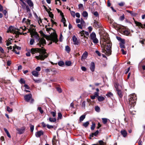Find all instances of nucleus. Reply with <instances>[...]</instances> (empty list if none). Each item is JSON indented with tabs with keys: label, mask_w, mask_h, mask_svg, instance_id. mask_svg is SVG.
Listing matches in <instances>:
<instances>
[{
	"label": "nucleus",
	"mask_w": 145,
	"mask_h": 145,
	"mask_svg": "<svg viewBox=\"0 0 145 145\" xmlns=\"http://www.w3.org/2000/svg\"><path fill=\"white\" fill-rule=\"evenodd\" d=\"M39 43L37 45L41 47V48H32L31 49V52L32 54H34L37 52L39 53V56H36L35 57L37 59L44 60L48 56V54H46V50L43 48V46L46 44V41L44 39L42 38H39L38 39Z\"/></svg>",
	"instance_id": "1"
},
{
	"label": "nucleus",
	"mask_w": 145,
	"mask_h": 145,
	"mask_svg": "<svg viewBox=\"0 0 145 145\" xmlns=\"http://www.w3.org/2000/svg\"><path fill=\"white\" fill-rule=\"evenodd\" d=\"M103 42L101 46L103 48L102 52L106 55L109 56L111 54L112 44L108 35L103 36Z\"/></svg>",
	"instance_id": "2"
},
{
	"label": "nucleus",
	"mask_w": 145,
	"mask_h": 145,
	"mask_svg": "<svg viewBox=\"0 0 145 145\" xmlns=\"http://www.w3.org/2000/svg\"><path fill=\"white\" fill-rule=\"evenodd\" d=\"M46 31L50 34V40L56 43L58 41L57 36L55 31L51 28H46Z\"/></svg>",
	"instance_id": "3"
},
{
	"label": "nucleus",
	"mask_w": 145,
	"mask_h": 145,
	"mask_svg": "<svg viewBox=\"0 0 145 145\" xmlns=\"http://www.w3.org/2000/svg\"><path fill=\"white\" fill-rule=\"evenodd\" d=\"M129 98L128 103L131 105V107L134 106L136 104V100L137 99L136 95L135 93L132 94L129 96Z\"/></svg>",
	"instance_id": "4"
},
{
	"label": "nucleus",
	"mask_w": 145,
	"mask_h": 145,
	"mask_svg": "<svg viewBox=\"0 0 145 145\" xmlns=\"http://www.w3.org/2000/svg\"><path fill=\"white\" fill-rule=\"evenodd\" d=\"M33 25H31L30 26V27H29V29H28V31L27 32V33H30L31 36H32L35 35L37 37V38L39 39V38H39V35L36 32H35V29L33 28Z\"/></svg>",
	"instance_id": "5"
},
{
	"label": "nucleus",
	"mask_w": 145,
	"mask_h": 145,
	"mask_svg": "<svg viewBox=\"0 0 145 145\" xmlns=\"http://www.w3.org/2000/svg\"><path fill=\"white\" fill-rule=\"evenodd\" d=\"M32 95L30 93L29 94L26 95L24 96V98L25 100L27 102H30L31 103H33L34 100L32 98Z\"/></svg>",
	"instance_id": "6"
},
{
	"label": "nucleus",
	"mask_w": 145,
	"mask_h": 145,
	"mask_svg": "<svg viewBox=\"0 0 145 145\" xmlns=\"http://www.w3.org/2000/svg\"><path fill=\"white\" fill-rule=\"evenodd\" d=\"M90 38L94 44L98 43L99 40L96 37V35L94 32H93L90 35Z\"/></svg>",
	"instance_id": "7"
},
{
	"label": "nucleus",
	"mask_w": 145,
	"mask_h": 145,
	"mask_svg": "<svg viewBox=\"0 0 145 145\" xmlns=\"http://www.w3.org/2000/svg\"><path fill=\"white\" fill-rule=\"evenodd\" d=\"M72 39L74 44L77 45H79L80 44L79 40H78L77 38L75 35L72 37Z\"/></svg>",
	"instance_id": "8"
},
{
	"label": "nucleus",
	"mask_w": 145,
	"mask_h": 145,
	"mask_svg": "<svg viewBox=\"0 0 145 145\" xmlns=\"http://www.w3.org/2000/svg\"><path fill=\"white\" fill-rule=\"evenodd\" d=\"M120 87V86H115V88L119 96L121 98L123 96V94L121 90L119 89Z\"/></svg>",
	"instance_id": "9"
},
{
	"label": "nucleus",
	"mask_w": 145,
	"mask_h": 145,
	"mask_svg": "<svg viewBox=\"0 0 145 145\" xmlns=\"http://www.w3.org/2000/svg\"><path fill=\"white\" fill-rule=\"evenodd\" d=\"M93 26L96 29L100 28L101 26V24L100 23L97 22L96 20H94Z\"/></svg>",
	"instance_id": "10"
},
{
	"label": "nucleus",
	"mask_w": 145,
	"mask_h": 145,
	"mask_svg": "<svg viewBox=\"0 0 145 145\" xmlns=\"http://www.w3.org/2000/svg\"><path fill=\"white\" fill-rule=\"evenodd\" d=\"M135 24L137 26H140V27L143 29L145 28V24L143 25L141 23L135 21Z\"/></svg>",
	"instance_id": "11"
},
{
	"label": "nucleus",
	"mask_w": 145,
	"mask_h": 145,
	"mask_svg": "<svg viewBox=\"0 0 145 145\" xmlns=\"http://www.w3.org/2000/svg\"><path fill=\"white\" fill-rule=\"evenodd\" d=\"M7 32L8 33L10 32L12 33H15V32L14 31V27L12 26H10L8 29Z\"/></svg>",
	"instance_id": "12"
},
{
	"label": "nucleus",
	"mask_w": 145,
	"mask_h": 145,
	"mask_svg": "<svg viewBox=\"0 0 145 145\" xmlns=\"http://www.w3.org/2000/svg\"><path fill=\"white\" fill-rule=\"evenodd\" d=\"M88 56V52H87L85 51L83 53L82 56L81 60L82 61L85 60L87 58Z\"/></svg>",
	"instance_id": "13"
},
{
	"label": "nucleus",
	"mask_w": 145,
	"mask_h": 145,
	"mask_svg": "<svg viewBox=\"0 0 145 145\" xmlns=\"http://www.w3.org/2000/svg\"><path fill=\"white\" fill-rule=\"evenodd\" d=\"M90 68V70L92 72H93L94 71L95 69V64L94 62H92L91 63Z\"/></svg>",
	"instance_id": "14"
},
{
	"label": "nucleus",
	"mask_w": 145,
	"mask_h": 145,
	"mask_svg": "<svg viewBox=\"0 0 145 145\" xmlns=\"http://www.w3.org/2000/svg\"><path fill=\"white\" fill-rule=\"evenodd\" d=\"M43 132L42 131H40L36 132L35 133V135L37 137H40L41 135H43Z\"/></svg>",
	"instance_id": "15"
},
{
	"label": "nucleus",
	"mask_w": 145,
	"mask_h": 145,
	"mask_svg": "<svg viewBox=\"0 0 145 145\" xmlns=\"http://www.w3.org/2000/svg\"><path fill=\"white\" fill-rule=\"evenodd\" d=\"M32 74L35 76V77H38L39 75V72L36 71H33L31 72Z\"/></svg>",
	"instance_id": "16"
},
{
	"label": "nucleus",
	"mask_w": 145,
	"mask_h": 145,
	"mask_svg": "<svg viewBox=\"0 0 145 145\" xmlns=\"http://www.w3.org/2000/svg\"><path fill=\"white\" fill-rule=\"evenodd\" d=\"M120 133L121 134L123 135V137H125L127 136V133L125 130L123 129L121 131Z\"/></svg>",
	"instance_id": "17"
},
{
	"label": "nucleus",
	"mask_w": 145,
	"mask_h": 145,
	"mask_svg": "<svg viewBox=\"0 0 145 145\" xmlns=\"http://www.w3.org/2000/svg\"><path fill=\"white\" fill-rule=\"evenodd\" d=\"M17 131H18V133L20 134L23 133L25 129L24 128H17L16 129Z\"/></svg>",
	"instance_id": "18"
},
{
	"label": "nucleus",
	"mask_w": 145,
	"mask_h": 145,
	"mask_svg": "<svg viewBox=\"0 0 145 145\" xmlns=\"http://www.w3.org/2000/svg\"><path fill=\"white\" fill-rule=\"evenodd\" d=\"M26 2L30 7H33V3L31 0H26Z\"/></svg>",
	"instance_id": "19"
},
{
	"label": "nucleus",
	"mask_w": 145,
	"mask_h": 145,
	"mask_svg": "<svg viewBox=\"0 0 145 145\" xmlns=\"http://www.w3.org/2000/svg\"><path fill=\"white\" fill-rule=\"evenodd\" d=\"M60 14L61 15L62 17L61 21L63 23H64L65 22H66V20H65V18L64 17L63 14L61 12L60 13Z\"/></svg>",
	"instance_id": "20"
},
{
	"label": "nucleus",
	"mask_w": 145,
	"mask_h": 145,
	"mask_svg": "<svg viewBox=\"0 0 145 145\" xmlns=\"http://www.w3.org/2000/svg\"><path fill=\"white\" fill-rule=\"evenodd\" d=\"M126 11L127 12L130 13L132 16H135L137 15L136 13H134L133 11H131L129 10H127Z\"/></svg>",
	"instance_id": "21"
},
{
	"label": "nucleus",
	"mask_w": 145,
	"mask_h": 145,
	"mask_svg": "<svg viewBox=\"0 0 145 145\" xmlns=\"http://www.w3.org/2000/svg\"><path fill=\"white\" fill-rule=\"evenodd\" d=\"M4 130L5 131V132L6 133L7 136L8 137H9V138H10L11 137V136H10V134L8 131L5 128H4Z\"/></svg>",
	"instance_id": "22"
},
{
	"label": "nucleus",
	"mask_w": 145,
	"mask_h": 145,
	"mask_svg": "<svg viewBox=\"0 0 145 145\" xmlns=\"http://www.w3.org/2000/svg\"><path fill=\"white\" fill-rule=\"evenodd\" d=\"M105 99V98L102 96H99L98 98V100L99 101H103Z\"/></svg>",
	"instance_id": "23"
},
{
	"label": "nucleus",
	"mask_w": 145,
	"mask_h": 145,
	"mask_svg": "<svg viewBox=\"0 0 145 145\" xmlns=\"http://www.w3.org/2000/svg\"><path fill=\"white\" fill-rule=\"evenodd\" d=\"M86 115H83L80 117V122L84 120L85 118Z\"/></svg>",
	"instance_id": "24"
},
{
	"label": "nucleus",
	"mask_w": 145,
	"mask_h": 145,
	"mask_svg": "<svg viewBox=\"0 0 145 145\" xmlns=\"http://www.w3.org/2000/svg\"><path fill=\"white\" fill-rule=\"evenodd\" d=\"M106 96L108 97L111 98L112 97H113V94L111 92H109L106 94Z\"/></svg>",
	"instance_id": "25"
},
{
	"label": "nucleus",
	"mask_w": 145,
	"mask_h": 145,
	"mask_svg": "<svg viewBox=\"0 0 145 145\" xmlns=\"http://www.w3.org/2000/svg\"><path fill=\"white\" fill-rule=\"evenodd\" d=\"M49 120L51 122H54L56 121V119L55 118H49Z\"/></svg>",
	"instance_id": "26"
},
{
	"label": "nucleus",
	"mask_w": 145,
	"mask_h": 145,
	"mask_svg": "<svg viewBox=\"0 0 145 145\" xmlns=\"http://www.w3.org/2000/svg\"><path fill=\"white\" fill-rule=\"evenodd\" d=\"M65 49V50L68 53L71 50L70 48L68 46H66Z\"/></svg>",
	"instance_id": "27"
},
{
	"label": "nucleus",
	"mask_w": 145,
	"mask_h": 145,
	"mask_svg": "<svg viewBox=\"0 0 145 145\" xmlns=\"http://www.w3.org/2000/svg\"><path fill=\"white\" fill-rule=\"evenodd\" d=\"M33 80L35 83H40L42 82V80L41 79H35L34 78H33Z\"/></svg>",
	"instance_id": "28"
},
{
	"label": "nucleus",
	"mask_w": 145,
	"mask_h": 145,
	"mask_svg": "<svg viewBox=\"0 0 145 145\" xmlns=\"http://www.w3.org/2000/svg\"><path fill=\"white\" fill-rule=\"evenodd\" d=\"M82 16L84 17L88 16V13L86 11H84L82 14Z\"/></svg>",
	"instance_id": "29"
},
{
	"label": "nucleus",
	"mask_w": 145,
	"mask_h": 145,
	"mask_svg": "<svg viewBox=\"0 0 145 145\" xmlns=\"http://www.w3.org/2000/svg\"><path fill=\"white\" fill-rule=\"evenodd\" d=\"M103 123L105 124L108 121V119L106 118H102V119Z\"/></svg>",
	"instance_id": "30"
},
{
	"label": "nucleus",
	"mask_w": 145,
	"mask_h": 145,
	"mask_svg": "<svg viewBox=\"0 0 145 145\" xmlns=\"http://www.w3.org/2000/svg\"><path fill=\"white\" fill-rule=\"evenodd\" d=\"M89 124V123L88 121H87L85 123H84L83 124V125L85 127H87Z\"/></svg>",
	"instance_id": "31"
},
{
	"label": "nucleus",
	"mask_w": 145,
	"mask_h": 145,
	"mask_svg": "<svg viewBox=\"0 0 145 145\" xmlns=\"http://www.w3.org/2000/svg\"><path fill=\"white\" fill-rule=\"evenodd\" d=\"M58 65L60 66H63L64 65V62L63 61H59L58 63Z\"/></svg>",
	"instance_id": "32"
},
{
	"label": "nucleus",
	"mask_w": 145,
	"mask_h": 145,
	"mask_svg": "<svg viewBox=\"0 0 145 145\" xmlns=\"http://www.w3.org/2000/svg\"><path fill=\"white\" fill-rule=\"evenodd\" d=\"M95 110L97 112H100V108H99V106H95Z\"/></svg>",
	"instance_id": "33"
},
{
	"label": "nucleus",
	"mask_w": 145,
	"mask_h": 145,
	"mask_svg": "<svg viewBox=\"0 0 145 145\" xmlns=\"http://www.w3.org/2000/svg\"><path fill=\"white\" fill-rule=\"evenodd\" d=\"M129 32L127 30H125L123 31V33L124 35H128L129 34Z\"/></svg>",
	"instance_id": "34"
},
{
	"label": "nucleus",
	"mask_w": 145,
	"mask_h": 145,
	"mask_svg": "<svg viewBox=\"0 0 145 145\" xmlns=\"http://www.w3.org/2000/svg\"><path fill=\"white\" fill-rule=\"evenodd\" d=\"M125 19V17L124 14H123L121 16L119 19V20L121 21H123Z\"/></svg>",
	"instance_id": "35"
},
{
	"label": "nucleus",
	"mask_w": 145,
	"mask_h": 145,
	"mask_svg": "<svg viewBox=\"0 0 145 145\" xmlns=\"http://www.w3.org/2000/svg\"><path fill=\"white\" fill-rule=\"evenodd\" d=\"M7 110L9 112H11L12 111V109L10 108L9 107L7 106Z\"/></svg>",
	"instance_id": "36"
},
{
	"label": "nucleus",
	"mask_w": 145,
	"mask_h": 145,
	"mask_svg": "<svg viewBox=\"0 0 145 145\" xmlns=\"http://www.w3.org/2000/svg\"><path fill=\"white\" fill-rule=\"evenodd\" d=\"M83 24L82 22H81L80 24H78L77 26L79 28L82 29V26L83 25Z\"/></svg>",
	"instance_id": "37"
},
{
	"label": "nucleus",
	"mask_w": 145,
	"mask_h": 145,
	"mask_svg": "<svg viewBox=\"0 0 145 145\" xmlns=\"http://www.w3.org/2000/svg\"><path fill=\"white\" fill-rule=\"evenodd\" d=\"M71 62L70 61H67L65 62V64L66 65L70 66L71 64Z\"/></svg>",
	"instance_id": "38"
},
{
	"label": "nucleus",
	"mask_w": 145,
	"mask_h": 145,
	"mask_svg": "<svg viewBox=\"0 0 145 145\" xmlns=\"http://www.w3.org/2000/svg\"><path fill=\"white\" fill-rule=\"evenodd\" d=\"M13 49L12 50V51L13 52H15L16 54H19L20 53V52L19 51L17 52L16 50H15V46H13Z\"/></svg>",
	"instance_id": "39"
},
{
	"label": "nucleus",
	"mask_w": 145,
	"mask_h": 145,
	"mask_svg": "<svg viewBox=\"0 0 145 145\" xmlns=\"http://www.w3.org/2000/svg\"><path fill=\"white\" fill-rule=\"evenodd\" d=\"M84 30H82L80 32V36L82 37L84 36V37H85L84 35Z\"/></svg>",
	"instance_id": "40"
},
{
	"label": "nucleus",
	"mask_w": 145,
	"mask_h": 145,
	"mask_svg": "<svg viewBox=\"0 0 145 145\" xmlns=\"http://www.w3.org/2000/svg\"><path fill=\"white\" fill-rule=\"evenodd\" d=\"M47 12L48 13L49 15V16L51 18H53L54 15L52 13V12H50V11H47Z\"/></svg>",
	"instance_id": "41"
},
{
	"label": "nucleus",
	"mask_w": 145,
	"mask_h": 145,
	"mask_svg": "<svg viewBox=\"0 0 145 145\" xmlns=\"http://www.w3.org/2000/svg\"><path fill=\"white\" fill-rule=\"evenodd\" d=\"M78 8L82 10L83 9V5L82 4H80L78 5Z\"/></svg>",
	"instance_id": "42"
},
{
	"label": "nucleus",
	"mask_w": 145,
	"mask_h": 145,
	"mask_svg": "<svg viewBox=\"0 0 145 145\" xmlns=\"http://www.w3.org/2000/svg\"><path fill=\"white\" fill-rule=\"evenodd\" d=\"M34 41L35 40L34 39H31L29 42L30 44L31 45H33V44Z\"/></svg>",
	"instance_id": "43"
},
{
	"label": "nucleus",
	"mask_w": 145,
	"mask_h": 145,
	"mask_svg": "<svg viewBox=\"0 0 145 145\" xmlns=\"http://www.w3.org/2000/svg\"><path fill=\"white\" fill-rule=\"evenodd\" d=\"M19 81V82L21 84H25V81L22 78H21Z\"/></svg>",
	"instance_id": "44"
},
{
	"label": "nucleus",
	"mask_w": 145,
	"mask_h": 145,
	"mask_svg": "<svg viewBox=\"0 0 145 145\" xmlns=\"http://www.w3.org/2000/svg\"><path fill=\"white\" fill-rule=\"evenodd\" d=\"M58 119H61L62 118V115L61 113L59 112L58 113Z\"/></svg>",
	"instance_id": "45"
},
{
	"label": "nucleus",
	"mask_w": 145,
	"mask_h": 145,
	"mask_svg": "<svg viewBox=\"0 0 145 145\" xmlns=\"http://www.w3.org/2000/svg\"><path fill=\"white\" fill-rule=\"evenodd\" d=\"M38 109L39 111L41 114H42L43 113V111L42 110V108L40 107H39L38 108Z\"/></svg>",
	"instance_id": "46"
},
{
	"label": "nucleus",
	"mask_w": 145,
	"mask_h": 145,
	"mask_svg": "<svg viewBox=\"0 0 145 145\" xmlns=\"http://www.w3.org/2000/svg\"><path fill=\"white\" fill-rule=\"evenodd\" d=\"M95 124L94 123H92V125L91 127V129L92 130H93L95 128Z\"/></svg>",
	"instance_id": "47"
},
{
	"label": "nucleus",
	"mask_w": 145,
	"mask_h": 145,
	"mask_svg": "<svg viewBox=\"0 0 145 145\" xmlns=\"http://www.w3.org/2000/svg\"><path fill=\"white\" fill-rule=\"evenodd\" d=\"M30 129L31 132H33L34 130V126L33 125L30 124Z\"/></svg>",
	"instance_id": "48"
},
{
	"label": "nucleus",
	"mask_w": 145,
	"mask_h": 145,
	"mask_svg": "<svg viewBox=\"0 0 145 145\" xmlns=\"http://www.w3.org/2000/svg\"><path fill=\"white\" fill-rule=\"evenodd\" d=\"M82 106L84 108H85V101H84L82 102Z\"/></svg>",
	"instance_id": "49"
},
{
	"label": "nucleus",
	"mask_w": 145,
	"mask_h": 145,
	"mask_svg": "<svg viewBox=\"0 0 145 145\" xmlns=\"http://www.w3.org/2000/svg\"><path fill=\"white\" fill-rule=\"evenodd\" d=\"M93 14L96 17H98L99 16V14L97 11H95L94 12Z\"/></svg>",
	"instance_id": "50"
},
{
	"label": "nucleus",
	"mask_w": 145,
	"mask_h": 145,
	"mask_svg": "<svg viewBox=\"0 0 145 145\" xmlns=\"http://www.w3.org/2000/svg\"><path fill=\"white\" fill-rule=\"evenodd\" d=\"M98 133L99 131L98 130H97L94 133H92V135H94L95 136H96L98 134Z\"/></svg>",
	"instance_id": "51"
},
{
	"label": "nucleus",
	"mask_w": 145,
	"mask_h": 145,
	"mask_svg": "<svg viewBox=\"0 0 145 145\" xmlns=\"http://www.w3.org/2000/svg\"><path fill=\"white\" fill-rule=\"evenodd\" d=\"M51 114L53 117H55L56 116V113L55 112H51Z\"/></svg>",
	"instance_id": "52"
},
{
	"label": "nucleus",
	"mask_w": 145,
	"mask_h": 145,
	"mask_svg": "<svg viewBox=\"0 0 145 145\" xmlns=\"http://www.w3.org/2000/svg\"><path fill=\"white\" fill-rule=\"evenodd\" d=\"M120 46L121 48H125V46L124 45V44L123 43H120Z\"/></svg>",
	"instance_id": "53"
},
{
	"label": "nucleus",
	"mask_w": 145,
	"mask_h": 145,
	"mask_svg": "<svg viewBox=\"0 0 145 145\" xmlns=\"http://www.w3.org/2000/svg\"><path fill=\"white\" fill-rule=\"evenodd\" d=\"M46 126L47 127L48 129H51L54 128V127L53 126L50 125L48 124Z\"/></svg>",
	"instance_id": "54"
},
{
	"label": "nucleus",
	"mask_w": 145,
	"mask_h": 145,
	"mask_svg": "<svg viewBox=\"0 0 145 145\" xmlns=\"http://www.w3.org/2000/svg\"><path fill=\"white\" fill-rule=\"evenodd\" d=\"M35 70L36 71L38 72L40 71L41 68L40 67H38L36 68Z\"/></svg>",
	"instance_id": "55"
},
{
	"label": "nucleus",
	"mask_w": 145,
	"mask_h": 145,
	"mask_svg": "<svg viewBox=\"0 0 145 145\" xmlns=\"http://www.w3.org/2000/svg\"><path fill=\"white\" fill-rule=\"evenodd\" d=\"M14 46H15V49H17L18 50H20L21 49V47H20L17 46H16V45H15Z\"/></svg>",
	"instance_id": "56"
},
{
	"label": "nucleus",
	"mask_w": 145,
	"mask_h": 145,
	"mask_svg": "<svg viewBox=\"0 0 145 145\" xmlns=\"http://www.w3.org/2000/svg\"><path fill=\"white\" fill-rule=\"evenodd\" d=\"M57 90L59 93H61L62 92L61 89L59 87H57Z\"/></svg>",
	"instance_id": "57"
},
{
	"label": "nucleus",
	"mask_w": 145,
	"mask_h": 145,
	"mask_svg": "<svg viewBox=\"0 0 145 145\" xmlns=\"http://www.w3.org/2000/svg\"><path fill=\"white\" fill-rule=\"evenodd\" d=\"M25 6H26V9L27 12L29 11H30V10L28 6H27V5L26 4V5H25Z\"/></svg>",
	"instance_id": "58"
},
{
	"label": "nucleus",
	"mask_w": 145,
	"mask_h": 145,
	"mask_svg": "<svg viewBox=\"0 0 145 145\" xmlns=\"http://www.w3.org/2000/svg\"><path fill=\"white\" fill-rule=\"evenodd\" d=\"M24 86L25 87V88L27 89H30V87L28 86V85L26 84H25L24 85Z\"/></svg>",
	"instance_id": "59"
},
{
	"label": "nucleus",
	"mask_w": 145,
	"mask_h": 145,
	"mask_svg": "<svg viewBox=\"0 0 145 145\" xmlns=\"http://www.w3.org/2000/svg\"><path fill=\"white\" fill-rule=\"evenodd\" d=\"M81 69L83 71H86V68L85 67L83 66H82L81 67Z\"/></svg>",
	"instance_id": "60"
},
{
	"label": "nucleus",
	"mask_w": 145,
	"mask_h": 145,
	"mask_svg": "<svg viewBox=\"0 0 145 145\" xmlns=\"http://www.w3.org/2000/svg\"><path fill=\"white\" fill-rule=\"evenodd\" d=\"M71 13L72 16L74 17L75 16V12L73 11H71Z\"/></svg>",
	"instance_id": "61"
},
{
	"label": "nucleus",
	"mask_w": 145,
	"mask_h": 145,
	"mask_svg": "<svg viewBox=\"0 0 145 145\" xmlns=\"http://www.w3.org/2000/svg\"><path fill=\"white\" fill-rule=\"evenodd\" d=\"M99 143L100 145H104V142L102 140H100L99 141Z\"/></svg>",
	"instance_id": "62"
},
{
	"label": "nucleus",
	"mask_w": 145,
	"mask_h": 145,
	"mask_svg": "<svg viewBox=\"0 0 145 145\" xmlns=\"http://www.w3.org/2000/svg\"><path fill=\"white\" fill-rule=\"evenodd\" d=\"M124 3L123 2H121L118 3V5L120 6H123L124 5Z\"/></svg>",
	"instance_id": "63"
},
{
	"label": "nucleus",
	"mask_w": 145,
	"mask_h": 145,
	"mask_svg": "<svg viewBox=\"0 0 145 145\" xmlns=\"http://www.w3.org/2000/svg\"><path fill=\"white\" fill-rule=\"evenodd\" d=\"M95 53L98 55L99 56H101V54L99 52L98 50L95 51Z\"/></svg>",
	"instance_id": "64"
}]
</instances>
